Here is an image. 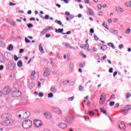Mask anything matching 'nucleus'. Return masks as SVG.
Masks as SVG:
<instances>
[{"label": "nucleus", "mask_w": 131, "mask_h": 131, "mask_svg": "<svg viewBox=\"0 0 131 131\" xmlns=\"http://www.w3.org/2000/svg\"><path fill=\"white\" fill-rule=\"evenodd\" d=\"M24 52V49H20L19 50V53L21 54Z\"/></svg>", "instance_id": "774afa93"}, {"label": "nucleus", "mask_w": 131, "mask_h": 131, "mask_svg": "<svg viewBox=\"0 0 131 131\" xmlns=\"http://www.w3.org/2000/svg\"><path fill=\"white\" fill-rule=\"evenodd\" d=\"M9 117H10V114H4L2 115V118H4V119H7Z\"/></svg>", "instance_id": "f3484780"}, {"label": "nucleus", "mask_w": 131, "mask_h": 131, "mask_svg": "<svg viewBox=\"0 0 131 131\" xmlns=\"http://www.w3.org/2000/svg\"><path fill=\"white\" fill-rule=\"evenodd\" d=\"M65 46H66L67 48H69L70 49H73L74 50L75 49L74 48V47L70 46V44H66Z\"/></svg>", "instance_id": "72a5a7b5"}, {"label": "nucleus", "mask_w": 131, "mask_h": 131, "mask_svg": "<svg viewBox=\"0 0 131 131\" xmlns=\"http://www.w3.org/2000/svg\"><path fill=\"white\" fill-rule=\"evenodd\" d=\"M112 33L115 34H117L118 33V31L116 30H114L113 32H112Z\"/></svg>", "instance_id": "a19ab883"}, {"label": "nucleus", "mask_w": 131, "mask_h": 131, "mask_svg": "<svg viewBox=\"0 0 131 131\" xmlns=\"http://www.w3.org/2000/svg\"><path fill=\"white\" fill-rule=\"evenodd\" d=\"M79 91H82V90H83V87H82V85H80V86H79Z\"/></svg>", "instance_id": "864d4df0"}, {"label": "nucleus", "mask_w": 131, "mask_h": 131, "mask_svg": "<svg viewBox=\"0 0 131 131\" xmlns=\"http://www.w3.org/2000/svg\"><path fill=\"white\" fill-rule=\"evenodd\" d=\"M109 72H110V73H112V72H113V68H111L109 69Z\"/></svg>", "instance_id": "13d9d810"}, {"label": "nucleus", "mask_w": 131, "mask_h": 131, "mask_svg": "<svg viewBox=\"0 0 131 131\" xmlns=\"http://www.w3.org/2000/svg\"><path fill=\"white\" fill-rule=\"evenodd\" d=\"M131 94L130 93H127L126 98H127V99H128V98H129V97H130Z\"/></svg>", "instance_id": "052dcab7"}, {"label": "nucleus", "mask_w": 131, "mask_h": 131, "mask_svg": "<svg viewBox=\"0 0 131 131\" xmlns=\"http://www.w3.org/2000/svg\"><path fill=\"white\" fill-rule=\"evenodd\" d=\"M125 6L126 8H130L131 7V1L127 2L125 3Z\"/></svg>", "instance_id": "aec40b11"}, {"label": "nucleus", "mask_w": 131, "mask_h": 131, "mask_svg": "<svg viewBox=\"0 0 131 131\" xmlns=\"http://www.w3.org/2000/svg\"><path fill=\"white\" fill-rule=\"evenodd\" d=\"M13 123H14V120L11 119V120H7L6 121H3L1 123V124L4 126H9V125H11V124H13Z\"/></svg>", "instance_id": "7ed1b4c3"}, {"label": "nucleus", "mask_w": 131, "mask_h": 131, "mask_svg": "<svg viewBox=\"0 0 131 131\" xmlns=\"http://www.w3.org/2000/svg\"><path fill=\"white\" fill-rule=\"evenodd\" d=\"M2 94L3 95H9L10 93V88H9L8 86H5L3 90H2Z\"/></svg>", "instance_id": "39448f33"}, {"label": "nucleus", "mask_w": 131, "mask_h": 131, "mask_svg": "<svg viewBox=\"0 0 131 131\" xmlns=\"http://www.w3.org/2000/svg\"><path fill=\"white\" fill-rule=\"evenodd\" d=\"M119 127L120 128V129H125V125H124V123L121 122L119 125Z\"/></svg>", "instance_id": "2eb2a0df"}, {"label": "nucleus", "mask_w": 131, "mask_h": 131, "mask_svg": "<svg viewBox=\"0 0 131 131\" xmlns=\"http://www.w3.org/2000/svg\"><path fill=\"white\" fill-rule=\"evenodd\" d=\"M29 88L30 89H33L34 88V84H33V83L29 84Z\"/></svg>", "instance_id": "4c0bfd02"}, {"label": "nucleus", "mask_w": 131, "mask_h": 131, "mask_svg": "<svg viewBox=\"0 0 131 131\" xmlns=\"http://www.w3.org/2000/svg\"><path fill=\"white\" fill-rule=\"evenodd\" d=\"M62 34L65 35V34H70L71 33V32L70 31L67 32V33H61Z\"/></svg>", "instance_id": "09e8293b"}, {"label": "nucleus", "mask_w": 131, "mask_h": 131, "mask_svg": "<svg viewBox=\"0 0 131 131\" xmlns=\"http://www.w3.org/2000/svg\"><path fill=\"white\" fill-rule=\"evenodd\" d=\"M39 50L41 52V53H45L43 51V48H42V46H41V43L39 44Z\"/></svg>", "instance_id": "393cba45"}, {"label": "nucleus", "mask_w": 131, "mask_h": 131, "mask_svg": "<svg viewBox=\"0 0 131 131\" xmlns=\"http://www.w3.org/2000/svg\"><path fill=\"white\" fill-rule=\"evenodd\" d=\"M64 31V29H58V30H55V32H59V33H62L63 31Z\"/></svg>", "instance_id": "cd10ccee"}, {"label": "nucleus", "mask_w": 131, "mask_h": 131, "mask_svg": "<svg viewBox=\"0 0 131 131\" xmlns=\"http://www.w3.org/2000/svg\"><path fill=\"white\" fill-rule=\"evenodd\" d=\"M22 126L23 128H30L32 126V121L30 120H26L23 122Z\"/></svg>", "instance_id": "f03ea898"}, {"label": "nucleus", "mask_w": 131, "mask_h": 131, "mask_svg": "<svg viewBox=\"0 0 131 131\" xmlns=\"http://www.w3.org/2000/svg\"><path fill=\"white\" fill-rule=\"evenodd\" d=\"M73 100H74V96H72V97L68 98V101H73Z\"/></svg>", "instance_id": "ea45409f"}, {"label": "nucleus", "mask_w": 131, "mask_h": 131, "mask_svg": "<svg viewBox=\"0 0 131 131\" xmlns=\"http://www.w3.org/2000/svg\"><path fill=\"white\" fill-rule=\"evenodd\" d=\"M125 33L126 34H128L130 33V29H127L125 30Z\"/></svg>", "instance_id": "c9c22d12"}, {"label": "nucleus", "mask_w": 131, "mask_h": 131, "mask_svg": "<svg viewBox=\"0 0 131 131\" xmlns=\"http://www.w3.org/2000/svg\"><path fill=\"white\" fill-rule=\"evenodd\" d=\"M51 73V71H50V69H46L45 72H44V76L48 77L49 75H50V74Z\"/></svg>", "instance_id": "0eeeda50"}, {"label": "nucleus", "mask_w": 131, "mask_h": 131, "mask_svg": "<svg viewBox=\"0 0 131 131\" xmlns=\"http://www.w3.org/2000/svg\"><path fill=\"white\" fill-rule=\"evenodd\" d=\"M115 104V102L114 101H111L110 102V106H114V104Z\"/></svg>", "instance_id": "37998d69"}, {"label": "nucleus", "mask_w": 131, "mask_h": 131, "mask_svg": "<svg viewBox=\"0 0 131 131\" xmlns=\"http://www.w3.org/2000/svg\"><path fill=\"white\" fill-rule=\"evenodd\" d=\"M104 103H105V96L101 94L99 100V104L100 105H103Z\"/></svg>", "instance_id": "423d86ee"}, {"label": "nucleus", "mask_w": 131, "mask_h": 131, "mask_svg": "<svg viewBox=\"0 0 131 131\" xmlns=\"http://www.w3.org/2000/svg\"><path fill=\"white\" fill-rule=\"evenodd\" d=\"M94 38L95 40H99V38L96 35H94Z\"/></svg>", "instance_id": "603ef678"}, {"label": "nucleus", "mask_w": 131, "mask_h": 131, "mask_svg": "<svg viewBox=\"0 0 131 131\" xmlns=\"http://www.w3.org/2000/svg\"><path fill=\"white\" fill-rule=\"evenodd\" d=\"M55 111L58 113V114H62V111L60 110L59 108H56Z\"/></svg>", "instance_id": "c85d7f7f"}, {"label": "nucleus", "mask_w": 131, "mask_h": 131, "mask_svg": "<svg viewBox=\"0 0 131 131\" xmlns=\"http://www.w3.org/2000/svg\"><path fill=\"white\" fill-rule=\"evenodd\" d=\"M55 23H57L58 25H60L61 26H62V27H64V25L62 24V22H61V21L55 20Z\"/></svg>", "instance_id": "b1692460"}, {"label": "nucleus", "mask_w": 131, "mask_h": 131, "mask_svg": "<svg viewBox=\"0 0 131 131\" xmlns=\"http://www.w3.org/2000/svg\"><path fill=\"white\" fill-rule=\"evenodd\" d=\"M34 125L35 127H39L42 125V122L40 120H36L34 121Z\"/></svg>", "instance_id": "20e7f679"}, {"label": "nucleus", "mask_w": 131, "mask_h": 131, "mask_svg": "<svg viewBox=\"0 0 131 131\" xmlns=\"http://www.w3.org/2000/svg\"><path fill=\"white\" fill-rule=\"evenodd\" d=\"M50 91L52 93H57V89H56L54 87H52L50 89Z\"/></svg>", "instance_id": "a878e982"}, {"label": "nucleus", "mask_w": 131, "mask_h": 131, "mask_svg": "<svg viewBox=\"0 0 131 131\" xmlns=\"http://www.w3.org/2000/svg\"><path fill=\"white\" fill-rule=\"evenodd\" d=\"M48 98H53V97H54V95L53 94V93H50L48 94Z\"/></svg>", "instance_id": "e433bc0d"}, {"label": "nucleus", "mask_w": 131, "mask_h": 131, "mask_svg": "<svg viewBox=\"0 0 131 131\" xmlns=\"http://www.w3.org/2000/svg\"><path fill=\"white\" fill-rule=\"evenodd\" d=\"M90 32L91 33H94V32H95V30H94V29H91Z\"/></svg>", "instance_id": "0e129e2a"}, {"label": "nucleus", "mask_w": 131, "mask_h": 131, "mask_svg": "<svg viewBox=\"0 0 131 131\" xmlns=\"http://www.w3.org/2000/svg\"><path fill=\"white\" fill-rule=\"evenodd\" d=\"M65 14L67 16H69V17L70 18H71V19H73V18L72 17V15L71 14H70V12H69L68 11H67V12H65Z\"/></svg>", "instance_id": "5701e85b"}, {"label": "nucleus", "mask_w": 131, "mask_h": 131, "mask_svg": "<svg viewBox=\"0 0 131 131\" xmlns=\"http://www.w3.org/2000/svg\"><path fill=\"white\" fill-rule=\"evenodd\" d=\"M27 26H28V28H31L33 27V25L31 24H27Z\"/></svg>", "instance_id": "79ce46f5"}, {"label": "nucleus", "mask_w": 131, "mask_h": 131, "mask_svg": "<svg viewBox=\"0 0 131 131\" xmlns=\"http://www.w3.org/2000/svg\"><path fill=\"white\" fill-rule=\"evenodd\" d=\"M83 67H84L83 64L80 63L79 67H80L81 68H83Z\"/></svg>", "instance_id": "338daca9"}, {"label": "nucleus", "mask_w": 131, "mask_h": 131, "mask_svg": "<svg viewBox=\"0 0 131 131\" xmlns=\"http://www.w3.org/2000/svg\"><path fill=\"white\" fill-rule=\"evenodd\" d=\"M39 97H43V93H39Z\"/></svg>", "instance_id": "bf43d9fd"}, {"label": "nucleus", "mask_w": 131, "mask_h": 131, "mask_svg": "<svg viewBox=\"0 0 131 131\" xmlns=\"http://www.w3.org/2000/svg\"><path fill=\"white\" fill-rule=\"evenodd\" d=\"M17 66L18 67H22V66H23V63L22 62V61L19 60L17 62Z\"/></svg>", "instance_id": "4be33fe9"}, {"label": "nucleus", "mask_w": 131, "mask_h": 131, "mask_svg": "<svg viewBox=\"0 0 131 131\" xmlns=\"http://www.w3.org/2000/svg\"><path fill=\"white\" fill-rule=\"evenodd\" d=\"M81 56H82L83 58H86V55L83 54V53H81Z\"/></svg>", "instance_id": "69168bd1"}, {"label": "nucleus", "mask_w": 131, "mask_h": 131, "mask_svg": "<svg viewBox=\"0 0 131 131\" xmlns=\"http://www.w3.org/2000/svg\"><path fill=\"white\" fill-rule=\"evenodd\" d=\"M97 8L98 10H101L102 9V5H101L100 4H99L97 6Z\"/></svg>", "instance_id": "3c124183"}, {"label": "nucleus", "mask_w": 131, "mask_h": 131, "mask_svg": "<svg viewBox=\"0 0 131 131\" xmlns=\"http://www.w3.org/2000/svg\"><path fill=\"white\" fill-rule=\"evenodd\" d=\"M0 62L1 63H4L5 62V58L4 55L2 54H0Z\"/></svg>", "instance_id": "6ab92c4d"}, {"label": "nucleus", "mask_w": 131, "mask_h": 131, "mask_svg": "<svg viewBox=\"0 0 131 131\" xmlns=\"http://www.w3.org/2000/svg\"><path fill=\"white\" fill-rule=\"evenodd\" d=\"M110 99H113V100H114V99H115V95L113 94L111 96Z\"/></svg>", "instance_id": "4d7b16f0"}, {"label": "nucleus", "mask_w": 131, "mask_h": 131, "mask_svg": "<svg viewBox=\"0 0 131 131\" xmlns=\"http://www.w3.org/2000/svg\"><path fill=\"white\" fill-rule=\"evenodd\" d=\"M30 78L31 80H34V78H35V71H33L31 72Z\"/></svg>", "instance_id": "4468645a"}, {"label": "nucleus", "mask_w": 131, "mask_h": 131, "mask_svg": "<svg viewBox=\"0 0 131 131\" xmlns=\"http://www.w3.org/2000/svg\"><path fill=\"white\" fill-rule=\"evenodd\" d=\"M13 49H14V47L12 44H10L9 45L8 47L7 48V49L8 51H13Z\"/></svg>", "instance_id": "412c9836"}, {"label": "nucleus", "mask_w": 131, "mask_h": 131, "mask_svg": "<svg viewBox=\"0 0 131 131\" xmlns=\"http://www.w3.org/2000/svg\"><path fill=\"white\" fill-rule=\"evenodd\" d=\"M89 114L91 115V116H93L94 115V112H93L92 111H90L89 112Z\"/></svg>", "instance_id": "a18cd8bd"}, {"label": "nucleus", "mask_w": 131, "mask_h": 131, "mask_svg": "<svg viewBox=\"0 0 131 131\" xmlns=\"http://www.w3.org/2000/svg\"><path fill=\"white\" fill-rule=\"evenodd\" d=\"M5 56L7 59H9V58H10V56H11V54L10 53H5Z\"/></svg>", "instance_id": "473e14b6"}, {"label": "nucleus", "mask_w": 131, "mask_h": 131, "mask_svg": "<svg viewBox=\"0 0 131 131\" xmlns=\"http://www.w3.org/2000/svg\"><path fill=\"white\" fill-rule=\"evenodd\" d=\"M106 49H107V46H106L105 45H103L102 51H106Z\"/></svg>", "instance_id": "c03bdc74"}, {"label": "nucleus", "mask_w": 131, "mask_h": 131, "mask_svg": "<svg viewBox=\"0 0 131 131\" xmlns=\"http://www.w3.org/2000/svg\"><path fill=\"white\" fill-rule=\"evenodd\" d=\"M84 50H86V49H87V50H88V51H90V50L89 49V48H90V46L89 45V43H86L85 44V45L84 46Z\"/></svg>", "instance_id": "7c9ffc66"}, {"label": "nucleus", "mask_w": 131, "mask_h": 131, "mask_svg": "<svg viewBox=\"0 0 131 131\" xmlns=\"http://www.w3.org/2000/svg\"><path fill=\"white\" fill-rule=\"evenodd\" d=\"M102 26H103V27H104V28H106V29H107V30H109V27L104 22L103 23Z\"/></svg>", "instance_id": "bb28decb"}, {"label": "nucleus", "mask_w": 131, "mask_h": 131, "mask_svg": "<svg viewBox=\"0 0 131 131\" xmlns=\"http://www.w3.org/2000/svg\"><path fill=\"white\" fill-rule=\"evenodd\" d=\"M84 118L85 120H89L90 119V118L89 116H84Z\"/></svg>", "instance_id": "8fccbe9b"}, {"label": "nucleus", "mask_w": 131, "mask_h": 131, "mask_svg": "<svg viewBox=\"0 0 131 131\" xmlns=\"http://www.w3.org/2000/svg\"><path fill=\"white\" fill-rule=\"evenodd\" d=\"M14 60L15 61H18V59H19V57H17V55H14Z\"/></svg>", "instance_id": "49530a36"}, {"label": "nucleus", "mask_w": 131, "mask_h": 131, "mask_svg": "<svg viewBox=\"0 0 131 131\" xmlns=\"http://www.w3.org/2000/svg\"><path fill=\"white\" fill-rule=\"evenodd\" d=\"M100 111L104 114H106L107 113V111L104 109V108H101Z\"/></svg>", "instance_id": "2f4dec72"}, {"label": "nucleus", "mask_w": 131, "mask_h": 131, "mask_svg": "<svg viewBox=\"0 0 131 131\" xmlns=\"http://www.w3.org/2000/svg\"><path fill=\"white\" fill-rule=\"evenodd\" d=\"M107 45L109 47H111V48H112V49H115V46H114V45H113V43H108Z\"/></svg>", "instance_id": "c756f323"}, {"label": "nucleus", "mask_w": 131, "mask_h": 131, "mask_svg": "<svg viewBox=\"0 0 131 131\" xmlns=\"http://www.w3.org/2000/svg\"><path fill=\"white\" fill-rule=\"evenodd\" d=\"M8 69L9 70H14V66L12 64V63H8Z\"/></svg>", "instance_id": "ddd939ff"}, {"label": "nucleus", "mask_w": 131, "mask_h": 131, "mask_svg": "<svg viewBox=\"0 0 131 131\" xmlns=\"http://www.w3.org/2000/svg\"><path fill=\"white\" fill-rule=\"evenodd\" d=\"M13 95L14 97H20V96H21V92L16 90L13 92Z\"/></svg>", "instance_id": "6e6552de"}, {"label": "nucleus", "mask_w": 131, "mask_h": 131, "mask_svg": "<svg viewBox=\"0 0 131 131\" xmlns=\"http://www.w3.org/2000/svg\"><path fill=\"white\" fill-rule=\"evenodd\" d=\"M58 127L62 129L66 128L67 127V124L65 123H59Z\"/></svg>", "instance_id": "1a4fd4ad"}, {"label": "nucleus", "mask_w": 131, "mask_h": 131, "mask_svg": "<svg viewBox=\"0 0 131 131\" xmlns=\"http://www.w3.org/2000/svg\"><path fill=\"white\" fill-rule=\"evenodd\" d=\"M25 41H26V42H27L28 43H30V40H29V39H28V38H25Z\"/></svg>", "instance_id": "de8ad7c7"}, {"label": "nucleus", "mask_w": 131, "mask_h": 131, "mask_svg": "<svg viewBox=\"0 0 131 131\" xmlns=\"http://www.w3.org/2000/svg\"><path fill=\"white\" fill-rule=\"evenodd\" d=\"M50 18V16L49 15H46L45 17L46 20H48Z\"/></svg>", "instance_id": "6e6d98bb"}, {"label": "nucleus", "mask_w": 131, "mask_h": 131, "mask_svg": "<svg viewBox=\"0 0 131 131\" xmlns=\"http://www.w3.org/2000/svg\"><path fill=\"white\" fill-rule=\"evenodd\" d=\"M14 89H20L21 88V83L20 82H17L14 84Z\"/></svg>", "instance_id": "9b49d317"}, {"label": "nucleus", "mask_w": 131, "mask_h": 131, "mask_svg": "<svg viewBox=\"0 0 131 131\" xmlns=\"http://www.w3.org/2000/svg\"><path fill=\"white\" fill-rule=\"evenodd\" d=\"M30 21H35V18L34 17H31L30 18Z\"/></svg>", "instance_id": "e2e57ef3"}, {"label": "nucleus", "mask_w": 131, "mask_h": 131, "mask_svg": "<svg viewBox=\"0 0 131 131\" xmlns=\"http://www.w3.org/2000/svg\"><path fill=\"white\" fill-rule=\"evenodd\" d=\"M131 110V106L130 105H127L125 107L124 109L123 110V111H125L126 112H127V111H129V110Z\"/></svg>", "instance_id": "dca6fc26"}, {"label": "nucleus", "mask_w": 131, "mask_h": 131, "mask_svg": "<svg viewBox=\"0 0 131 131\" xmlns=\"http://www.w3.org/2000/svg\"><path fill=\"white\" fill-rule=\"evenodd\" d=\"M5 46H6V44L4 42L0 41V47H5Z\"/></svg>", "instance_id": "58836bf2"}, {"label": "nucleus", "mask_w": 131, "mask_h": 131, "mask_svg": "<svg viewBox=\"0 0 131 131\" xmlns=\"http://www.w3.org/2000/svg\"><path fill=\"white\" fill-rule=\"evenodd\" d=\"M88 12H90L89 15H91V16H94V15H95V13L94 12L93 10H92V9H91L90 8H88Z\"/></svg>", "instance_id": "a211bd4d"}, {"label": "nucleus", "mask_w": 131, "mask_h": 131, "mask_svg": "<svg viewBox=\"0 0 131 131\" xmlns=\"http://www.w3.org/2000/svg\"><path fill=\"white\" fill-rule=\"evenodd\" d=\"M46 37L47 38H48V37H51V34H47L46 35Z\"/></svg>", "instance_id": "680f3d73"}, {"label": "nucleus", "mask_w": 131, "mask_h": 131, "mask_svg": "<svg viewBox=\"0 0 131 131\" xmlns=\"http://www.w3.org/2000/svg\"><path fill=\"white\" fill-rule=\"evenodd\" d=\"M123 45L121 44L119 46V49H120V50H121V49H123Z\"/></svg>", "instance_id": "5fc2aeb1"}, {"label": "nucleus", "mask_w": 131, "mask_h": 131, "mask_svg": "<svg viewBox=\"0 0 131 131\" xmlns=\"http://www.w3.org/2000/svg\"><path fill=\"white\" fill-rule=\"evenodd\" d=\"M47 31H48V29H45L43 30L41 32V34H46L47 33Z\"/></svg>", "instance_id": "f704fd0d"}, {"label": "nucleus", "mask_w": 131, "mask_h": 131, "mask_svg": "<svg viewBox=\"0 0 131 131\" xmlns=\"http://www.w3.org/2000/svg\"><path fill=\"white\" fill-rule=\"evenodd\" d=\"M44 115H45V117L47 119H51L52 118V114L50 113H45Z\"/></svg>", "instance_id": "f8f14e48"}, {"label": "nucleus", "mask_w": 131, "mask_h": 131, "mask_svg": "<svg viewBox=\"0 0 131 131\" xmlns=\"http://www.w3.org/2000/svg\"><path fill=\"white\" fill-rule=\"evenodd\" d=\"M17 115L20 119H26L30 116V112L27 110H21L18 112Z\"/></svg>", "instance_id": "f257e3e1"}, {"label": "nucleus", "mask_w": 131, "mask_h": 131, "mask_svg": "<svg viewBox=\"0 0 131 131\" xmlns=\"http://www.w3.org/2000/svg\"><path fill=\"white\" fill-rule=\"evenodd\" d=\"M116 11L117 13H123L124 12L123 9L118 6L116 7Z\"/></svg>", "instance_id": "9d476101"}]
</instances>
